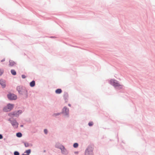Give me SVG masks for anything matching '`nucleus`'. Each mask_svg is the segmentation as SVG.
Listing matches in <instances>:
<instances>
[{
    "mask_svg": "<svg viewBox=\"0 0 155 155\" xmlns=\"http://www.w3.org/2000/svg\"><path fill=\"white\" fill-rule=\"evenodd\" d=\"M22 113V110H19L10 112L8 113V115L11 118H13L14 117H18L19 115L21 114Z\"/></svg>",
    "mask_w": 155,
    "mask_h": 155,
    "instance_id": "nucleus-1",
    "label": "nucleus"
},
{
    "mask_svg": "<svg viewBox=\"0 0 155 155\" xmlns=\"http://www.w3.org/2000/svg\"><path fill=\"white\" fill-rule=\"evenodd\" d=\"M7 96L8 99L10 101H15L17 99V95L11 92H8Z\"/></svg>",
    "mask_w": 155,
    "mask_h": 155,
    "instance_id": "nucleus-2",
    "label": "nucleus"
},
{
    "mask_svg": "<svg viewBox=\"0 0 155 155\" xmlns=\"http://www.w3.org/2000/svg\"><path fill=\"white\" fill-rule=\"evenodd\" d=\"M93 149L92 147L90 145H89L86 149L84 155H93Z\"/></svg>",
    "mask_w": 155,
    "mask_h": 155,
    "instance_id": "nucleus-3",
    "label": "nucleus"
},
{
    "mask_svg": "<svg viewBox=\"0 0 155 155\" xmlns=\"http://www.w3.org/2000/svg\"><path fill=\"white\" fill-rule=\"evenodd\" d=\"M21 94H19L20 95H24V97H23V99H26L28 97V91L26 87H23V89L21 90Z\"/></svg>",
    "mask_w": 155,
    "mask_h": 155,
    "instance_id": "nucleus-4",
    "label": "nucleus"
},
{
    "mask_svg": "<svg viewBox=\"0 0 155 155\" xmlns=\"http://www.w3.org/2000/svg\"><path fill=\"white\" fill-rule=\"evenodd\" d=\"M108 83L115 87V86H117L119 82L114 79H111L110 80H109Z\"/></svg>",
    "mask_w": 155,
    "mask_h": 155,
    "instance_id": "nucleus-5",
    "label": "nucleus"
},
{
    "mask_svg": "<svg viewBox=\"0 0 155 155\" xmlns=\"http://www.w3.org/2000/svg\"><path fill=\"white\" fill-rule=\"evenodd\" d=\"M62 114H64L65 116H67L69 114V109L66 106H65L62 109L61 112Z\"/></svg>",
    "mask_w": 155,
    "mask_h": 155,
    "instance_id": "nucleus-6",
    "label": "nucleus"
},
{
    "mask_svg": "<svg viewBox=\"0 0 155 155\" xmlns=\"http://www.w3.org/2000/svg\"><path fill=\"white\" fill-rule=\"evenodd\" d=\"M13 121L11 123L12 126L15 128H17L19 125L18 123L17 122L15 119L13 118Z\"/></svg>",
    "mask_w": 155,
    "mask_h": 155,
    "instance_id": "nucleus-7",
    "label": "nucleus"
},
{
    "mask_svg": "<svg viewBox=\"0 0 155 155\" xmlns=\"http://www.w3.org/2000/svg\"><path fill=\"white\" fill-rule=\"evenodd\" d=\"M6 81L3 79H0V84L2 88H5L6 87Z\"/></svg>",
    "mask_w": 155,
    "mask_h": 155,
    "instance_id": "nucleus-8",
    "label": "nucleus"
},
{
    "mask_svg": "<svg viewBox=\"0 0 155 155\" xmlns=\"http://www.w3.org/2000/svg\"><path fill=\"white\" fill-rule=\"evenodd\" d=\"M62 148H60V149L61 150V152L62 154L66 155L68 154V153L66 149L64 146H61Z\"/></svg>",
    "mask_w": 155,
    "mask_h": 155,
    "instance_id": "nucleus-9",
    "label": "nucleus"
},
{
    "mask_svg": "<svg viewBox=\"0 0 155 155\" xmlns=\"http://www.w3.org/2000/svg\"><path fill=\"white\" fill-rule=\"evenodd\" d=\"M123 87L124 86L123 85L120 84L119 83L118 84H117V86H115V87L114 88L117 90V91H118L119 92H121L118 91L122 89Z\"/></svg>",
    "mask_w": 155,
    "mask_h": 155,
    "instance_id": "nucleus-10",
    "label": "nucleus"
},
{
    "mask_svg": "<svg viewBox=\"0 0 155 155\" xmlns=\"http://www.w3.org/2000/svg\"><path fill=\"white\" fill-rule=\"evenodd\" d=\"M24 87L21 85L17 86L16 87V90L18 91L19 94H21V90Z\"/></svg>",
    "mask_w": 155,
    "mask_h": 155,
    "instance_id": "nucleus-11",
    "label": "nucleus"
},
{
    "mask_svg": "<svg viewBox=\"0 0 155 155\" xmlns=\"http://www.w3.org/2000/svg\"><path fill=\"white\" fill-rule=\"evenodd\" d=\"M6 105L8 107V108L9 109V110L10 111L14 108V104L9 103L8 104Z\"/></svg>",
    "mask_w": 155,
    "mask_h": 155,
    "instance_id": "nucleus-12",
    "label": "nucleus"
},
{
    "mask_svg": "<svg viewBox=\"0 0 155 155\" xmlns=\"http://www.w3.org/2000/svg\"><path fill=\"white\" fill-rule=\"evenodd\" d=\"M68 94L67 92H64L63 95V98L64 100H68Z\"/></svg>",
    "mask_w": 155,
    "mask_h": 155,
    "instance_id": "nucleus-13",
    "label": "nucleus"
},
{
    "mask_svg": "<svg viewBox=\"0 0 155 155\" xmlns=\"http://www.w3.org/2000/svg\"><path fill=\"white\" fill-rule=\"evenodd\" d=\"M22 143L24 144L25 147H28L30 145L31 147L32 146L31 143H29L28 142H26L25 141H22Z\"/></svg>",
    "mask_w": 155,
    "mask_h": 155,
    "instance_id": "nucleus-14",
    "label": "nucleus"
},
{
    "mask_svg": "<svg viewBox=\"0 0 155 155\" xmlns=\"http://www.w3.org/2000/svg\"><path fill=\"white\" fill-rule=\"evenodd\" d=\"M62 92V90L61 88L57 89L55 91V93L57 94H61Z\"/></svg>",
    "mask_w": 155,
    "mask_h": 155,
    "instance_id": "nucleus-15",
    "label": "nucleus"
},
{
    "mask_svg": "<svg viewBox=\"0 0 155 155\" xmlns=\"http://www.w3.org/2000/svg\"><path fill=\"white\" fill-rule=\"evenodd\" d=\"M15 64H16V63L15 62L12 60H10L9 61V66H13Z\"/></svg>",
    "mask_w": 155,
    "mask_h": 155,
    "instance_id": "nucleus-16",
    "label": "nucleus"
},
{
    "mask_svg": "<svg viewBox=\"0 0 155 155\" xmlns=\"http://www.w3.org/2000/svg\"><path fill=\"white\" fill-rule=\"evenodd\" d=\"M30 86L31 87H33L35 85V82L34 80H33L29 83Z\"/></svg>",
    "mask_w": 155,
    "mask_h": 155,
    "instance_id": "nucleus-17",
    "label": "nucleus"
},
{
    "mask_svg": "<svg viewBox=\"0 0 155 155\" xmlns=\"http://www.w3.org/2000/svg\"><path fill=\"white\" fill-rule=\"evenodd\" d=\"M3 112H7L10 111L8 107L7 106V105L4 107L3 109Z\"/></svg>",
    "mask_w": 155,
    "mask_h": 155,
    "instance_id": "nucleus-18",
    "label": "nucleus"
},
{
    "mask_svg": "<svg viewBox=\"0 0 155 155\" xmlns=\"http://www.w3.org/2000/svg\"><path fill=\"white\" fill-rule=\"evenodd\" d=\"M61 146H64L60 144L59 143H57L55 144V147L57 148L60 149V148H62V147Z\"/></svg>",
    "mask_w": 155,
    "mask_h": 155,
    "instance_id": "nucleus-19",
    "label": "nucleus"
},
{
    "mask_svg": "<svg viewBox=\"0 0 155 155\" xmlns=\"http://www.w3.org/2000/svg\"><path fill=\"white\" fill-rule=\"evenodd\" d=\"M11 74L14 76L16 75L17 74L16 71L15 70L13 69H12L11 70Z\"/></svg>",
    "mask_w": 155,
    "mask_h": 155,
    "instance_id": "nucleus-20",
    "label": "nucleus"
},
{
    "mask_svg": "<svg viewBox=\"0 0 155 155\" xmlns=\"http://www.w3.org/2000/svg\"><path fill=\"white\" fill-rule=\"evenodd\" d=\"M16 135L18 137L20 138L22 137V134L21 132H18L16 133Z\"/></svg>",
    "mask_w": 155,
    "mask_h": 155,
    "instance_id": "nucleus-21",
    "label": "nucleus"
},
{
    "mask_svg": "<svg viewBox=\"0 0 155 155\" xmlns=\"http://www.w3.org/2000/svg\"><path fill=\"white\" fill-rule=\"evenodd\" d=\"M31 149H28L26 150L24 152V153H26L27 154L30 155V154L31 153Z\"/></svg>",
    "mask_w": 155,
    "mask_h": 155,
    "instance_id": "nucleus-22",
    "label": "nucleus"
},
{
    "mask_svg": "<svg viewBox=\"0 0 155 155\" xmlns=\"http://www.w3.org/2000/svg\"><path fill=\"white\" fill-rule=\"evenodd\" d=\"M61 114H62L61 112L57 113H54L53 114L52 116L53 117H56L58 116L61 115Z\"/></svg>",
    "mask_w": 155,
    "mask_h": 155,
    "instance_id": "nucleus-23",
    "label": "nucleus"
},
{
    "mask_svg": "<svg viewBox=\"0 0 155 155\" xmlns=\"http://www.w3.org/2000/svg\"><path fill=\"white\" fill-rule=\"evenodd\" d=\"M79 146L78 143H73V147L74 148H77Z\"/></svg>",
    "mask_w": 155,
    "mask_h": 155,
    "instance_id": "nucleus-24",
    "label": "nucleus"
},
{
    "mask_svg": "<svg viewBox=\"0 0 155 155\" xmlns=\"http://www.w3.org/2000/svg\"><path fill=\"white\" fill-rule=\"evenodd\" d=\"M94 125V123L92 121H90L88 123V125L90 127H92V126Z\"/></svg>",
    "mask_w": 155,
    "mask_h": 155,
    "instance_id": "nucleus-25",
    "label": "nucleus"
},
{
    "mask_svg": "<svg viewBox=\"0 0 155 155\" xmlns=\"http://www.w3.org/2000/svg\"><path fill=\"white\" fill-rule=\"evenodd\" d=\"M14 155H20V153L17 151H15L14 152Z\"/></svg>",
    "mask_w": 155,
    "mask_h": 155,
    "instance_id": "nucleus-26",
    "label": "nucleus"
},
{
    "mask_svg": "<svg viewBox=\"0 0 155 155\" xmlns=\"http://www.w3.org/2000/svg\"><path fill=\"white\" fill-rule=\"evenodd\" d=\"M44 132L45 134H48V130L47 129H45L44 130Z\"/></svg>",
    "mask_w": 155,
    "mask_h": 155,
    "instance_id": "nucleus-27",
    "label": "nucleus"
},
{
    "mask_svg": "<svg viewBox=\"0 0 155 155\" xmlns=\"http://www.w3.org/2000/svg\"><path fill=\"white\" fill-rule=\"evenodd\" d=\"M4 73V71L3 70H1L0 69V76H1Z\"/></svg>",
    "mask_w": 155,
    "mask_h": 155,
    "instance_id": "nucleus-28",
    "label": "nucleus"
},
{
    "mask_svg": "<svg viewBox=\"0 0 155 155\" xmlns=\"http://www.w3.org/2000/svg\"><path fill=\"white\" fill-rule=\"evenodd\" d=\"M21 78L23 79H25L26 78V76H25V74H22L21 75Z\"/></svg>",
    "mask_w": 155,
    "mask_h": 155,
    "instance_id": "nucleus-29",
    "label": "nucleus"
},
{
    "mask_svg": "<svg viewBox=\"0 0 155 155\" xmlns=\"http://www.w3.org/2000/svg\"><path fill=\"white\" fill-rule=\"evenodd\" d=\"M12 118H11H11H9V119H8V121H9L10 122V123H11H11H12V121H13V120H11V119H12Z\"/></svg>",
    "mask_w": 155,
    "mask_h": 155,
    "instance_id": "nucleus-30",
    "label": "nucleus"
},
{
    "mask_svg": "<svg viewBox=\"0 0 155 155\" xmlns=\"http://www.w3.org/2000/svg\"><path fill=\"white\" fill-rule=\"evenodd\" d=\"M3 138V136L2 134H0V139H2Z\"/></svg>",
    "mask_w": 155,
    "mask_h": 155,
    "instance_id": "nucleus-31",
    "label": "nucleus"
},
{
    "mask_svg": "<svg viewBox=\"0 0 155 155\" xmlns=\"http://www.w3.org/2000/svg\"><path fill=\"white\" fill-rule=\"evenodd\" d=\"M5 61V58H4L2 60H1V62H4V61Z\"/></svg>",
    "mask_w": 155,
    "mask_h": 155,
    "instance_id": "nucleus-32",
    "label": "nucleus"
},
{
    "mask_svg": "<svg viewBox=\"0 0 155 155\" xmlns=\"http://www.w3.org/2000/svg\"><path fill=\"white\" fill-rule=\"evenodd\" d=\"M79 153V152L78 151H75L74 152V153L75 154H78Z\"/></svg>",
    "mask_w": 155,
    "mask_h": 155,
    "instance_id": "nucleus-33",
    "label": "nucleus"
},
{
    "mask_svg": "<svg viewBox=\"0 0 155 155\" xmlns=\"http://www.w3.org/2000/svg\"><path fill=\"white\" fill-rule=\"evenodd\" d=\"M50 38H55V37L54 36H51L50 37Z\"/></svg>",
    "mask_w": 155,
    "mask_h": 155,
    "instance_id": "nucleus-34",
    "label": "nucleus"
},
{
    "mask_svg": "<svg viewBox=\"0 0 155 155\" xmlns=\"http://www.w3.org/2000/svg\"><path fill=\"white\" fill-rule=\"evenodd\" d=\"M21 155H29V154H24V153H22V154H21Z\"/></svg>",
    "mask_w": 155,
    "mask_h": 155,
    "instance_id": "nucleus-35",
    "label": "nucleus"
},
{
    "mask_svg": "<svg viewBox=\"0 0 155 155\" xmlns=\"http://www.w3.org/2000/svg\"><path fill=\"white\" fill-rule=\"evenodd\" d=\"M23 126H24V125H23V124H21V125H20V127H23Z\"/></svg>",
    "mask_w": 155,
    "mask_h": 155,
    "instance_id": "nucleus-36",
    "label": "nucleus"
},
{
    "mask_svg": "<svg viewBox=\"0 0 155 155\" xmlns=\"http://www.w3.org/2000/svg\"><path fill=\"white\" fill-rule=\"evenodd\" d=\"M68 105L69 106V107H71V104H68Z\"/></svg>",
    "mask_w": 155,
    "mask_h": 155,
    "instance_id": "nucleus-37",
    "label": "nucleus"
},
{
    "mask_svg": "<svg viewBox=\"0 0 155 155\" xmlns=\"http://www.w3.org/2000/svg\"><path fill=\"white\" fill-rule=\"evenodd\" d=\"M65 101V103H67L68 101V100H64Z\"/></svg>",
    "mask_w": 155,
    "mask_h": 155,
    "instance_id": "nucleus-38",
    "label": "nucleus"
},
{
    "mask_svg": "<svg viewBox=\"0 0 155 155\" xmlns=\"http://www.w3.org/2000/svg\"><path fill=\"white\" fill-rule=\"evenodd\" d=\"M102 128H103V129H109V128H104V127H102Z\"/></svg>",
    "mask_w": 155,
    "mask_h": 155,
    "instance_id": "nucleus-39",
    "label": "nucleus"
},
{
    "mask_svg": "<svg viewBox=\"0 0 155 155\" xmlns=\"http://www.w3.org/2000/svg\"><path fill=\"white\" fill-rule=\"evenodd\" d=\"M46 150H43V152H46Z\"/></svg>",
    "mask_w": 155,
    "mask_h": 155,
    "instance_id": "nucleus-40",
    "label": "nucleus"
},
{
    "mask_svg": "<svg viewBox=\"0 0 155 155\" xmlns=\"http://www.w3.org/2000/svg\"><path fill=\"white\" fill-rule=\"evenodd\" d=\"M117 139L118 141H119V138L118 137H117Z\"/></svg>",
    "mask_w": 155,
    "mask_h": 155,
    "instance_id": "nucleus-41",
    "label": "nucleus"
},
{
    "mask_svg": "<svg viewBox=\"0 0 155 155\" xmlns=\"http://www.w3.org/2000/svg\"><path fill=\"white\" fill-rule=\"evenodd\" d=\"M4 140L5 141L6 140V139L5 138H4Z\"/></svg>",
    "mask_w": 155,
    "mask_h": 155,
    "instance_id": "nucleus-42",
    "label": "nucleus"
}]
</instances>
